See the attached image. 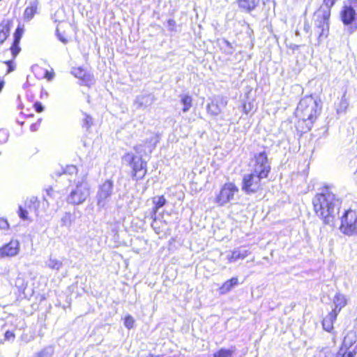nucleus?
I'll return each instance as SVG.
<instances>
[{
    "instance_id": "f257e3e1",
    "label": "nucleus",
    "mask_w": 357,
    "mask_h": 357,
    "mask_svg": "<svg viewBox=\"0 0 357 357\" xmlns=\"http://www.w3.org/2000/svg\"><path fill=\"white\" fill-rule=\"evenodd\" d=\"M335 191L333 185H325L312 199L315 213L326 225H333L341 207L342 200Z\"/></svg>"
},
{
    "instance_id": "f03ea898",
    "label": "nucleus",
    "mask_w": 357,
    "mask_h": 357,
    "mask_svg": "<svg viewBox=\"0 0 357 357\" xmlns=\"http://www.w3.org/2000/svg\"><path fill=\"white\" fill-rule=\"evenodd\" d=\"M320 111L321 106H319L317 100L312 96H309L304 97L300 100L296 114L303 121H309L312 123Z\"/></svg>"
},
{
    "instance_id": "7ed1b4c3",
    "label": "nucleus",
    "mask_w": 357,
    "mask_h": 357,
    "mask_svg": "<svg viewBox=\"0 0 357 357\" xmlns=\"http://www.w3.org/2000/svg\"><path fill=\"white\" fill-rule=\"evenodd\" d=\"M91 194V188L85 178L76 181L66 198L69 204L74 206L82 204Z\"/></svg>"
},
{
    "instance_id": "20e7f679",
    "label": "nucleus",
    "mask_w": 357,
    "mask_h": 357,
    "mask_svg": "<svg viewBox=\"0 0 357 357\" xmlns=\"http://www.w3.org/2000/svg\"><path fill=\"white\" fill-rule=\"evenodd\" d=\"M250 166L252 172L259 175V177L267 178L271 171V162L267 153L261 151L255 154L251 160Z\"/></svg>"
},
{
    "instance_id": "39448f33",
    "label": "nucleus",
    "mask_w": 357,
    "mask_h": 357,
    "mask_svg": "<svg viewBox=\"0 0 357 357\" xmlns=\"http://www.w3.org/2000/svg\"><path fill=\"white\" fill-rule=\"evenodd\" d=\"M123 160L128 163L132 169V178L136 181L142 179L147 172L146 162L142 157H137L132 153H127L123 157Z\"/></svg>"
},
{
    "instance_id": "423d86ee",
    "label": "nucleus",
    "mask_w": 357,
    "mask_h": 357,
    "mask_svg": "<svg viewBox=\"0 0 357 357\" xmlns=\"http://www.w3.org/2000/svg\"><path fill=\"white\" fill-rule=\"evenodd\" d=\"M340 230L347 236L357 235V214L356 211L347 210L341 218Z\"/></svg>"
},
{
    "instance_id": "0eeeda50",
    "label": "nucleus",
    "mask_w": 357,
    "mask_h": 357,
    "mask_svg": "<svg viewBox=\"0 0 357 357\" xmlns=\"http://www.w3.org/2000/svg\"><path fill=\"white\" fill-rule=\"evenodd\" d=\"M114 194V182L111 179H106L99 185L96 198L97 206L104 208L109 203Z\"/></svg>"
},
{
    "instance_id": "6e6552de",
    "label": "nucleus",
    "mask_w": 357,
    "mask_h": 357,
    "mask_svg": "<svg viewBox=\"0 0 357 357\" xmlns=\"http://www.w3.org/2000/svg\"><path fill=\"white\" fill-rule=\"evenodd\" d=\"M238 188L233 183H225L215 198V202L220 206H225L234 199Z\"/></svg>"
},
{
    "instance_id": "1a4fd4ad",
    "label": "nucleus",
    "mask_w": 357,
    "mask_h": 357,
    "mask_svg": "<svg viewBox=\"0 0 357 357\" xmlns=\"http://www.w3.org/2000/svg\"><path fill=\"white\" fill-rule=\"evenodd\" d=\"M264 177H259V175L251 172L245 174L243 178L242 190L247 194L257 192L261 186V181Z\"/></svg>"
},
{
    "instance_id": "9d476101",
    "label": "nucleus",
    "mask_w": 357,
    "mask_h": 357,
    "mask_svg": "<svg viewBox=\"0 0 357 357\" xmlns=\"http://www.w3.org/2000/svg\"><path fill=\"white\" fill-rule=\"evenodd\" d=\"M342 22H357V0H348L341 11Z\"/></svg>"
},
{
    "instance_id": "9b49d317",
    "label": "nucleus",
    "mask_w": 357,
    "mask_h": 357,
    "mask_svg": "<svg viewBox=\"0 0 357 357\" xmlns=\"http://www.w3.org/2000/svg\"><path fill=\"white\" fill-rule=\"evenodd\" d=\"M20 250V244L18 240L12 239L9 243L0 248V259L6 257L17 256Z\"/></svg>"
},
{
    "instance_id": "f8f14e48",
    "label": "nucleus",
    "mask_w": 357,
    "mask_h": 357,
    "mask_svg": "<svg viewBox=\"0 0 357 357\" xmlns=\"http://www.w3.org/2000/svg\"><path fill=\"white\" fill-rule=\"evenodd\" d=\"M356 355V349L347 351L344 348H340L337 352H334L328 348H324L318 351L314 357H354Z\"/></svg>"
},
{
    "instance_id": "ddd939ff",
    "label": "nucleus",
    "mask_w": 357,
    "mask_h": 357,
    "mask_svg": "<svg viewBox=\"0 0 357 357\" xmlns=\"http://www.w3.org/2000/svg\"><path fill=\"white\" fill-rule=\"evenodd\" d=\"M71 73L82 82V84L90 86L93 83V77L82 67L73 68Z\"/></svg>"
},
{
    "instance_id": "4468645a",
    "label": "nucleus",
    "mask_w": 357,
    "mask_h": 357,
    "mask_svg": "<svg viewBox=\"0 0 357 357\" xmlns=\"http://www.w3.org/2000/svg\"><path fill=\"white\" fill-rule=\"evenodd\" d=\"M331 9L328 6H321L314 13L313 20L315 22H326L329 20Z\"/></svg>"
},
{
    "instance_id": "2eb2a0df",
    "label": "nucleus",
    "mask_w": 357,
    "mask_h": 357,
    "mask_svg": "<svg viewBox=\"0 0 357 357\" xmlns=\"http://www.w3.org/2000/svg\"><path fill=\"white\" fill-rule=\"evenodd\" d=\"M250 254L248 250L242 248H236L234 250L230 255H228L227 258L229 262H235L238 259H243Z\"/></svg>"
},
{
    "instance_id": "dca6fc26",
    "label": "nucleus",
    "mask_w": 357,
    "mask_h": 357,
    "mask_svg": "<svg viewBox=\"0 0 357 357\" xmlns=\"http://www.w3.org/2000/svg\"><path fill=\"white\" fill-rule=\"evenodd\" d=\"M74 29L72 24H69L66 29L63 28L61 26H58L56 30V36L59 40L63 44L68 42V38L70 36V32Z\"/></svg>"
},
{
    "instance_id": "f3484780",
    "label": "nucleus",
    "mask_w": 357,
    "mask_h": 357,
    "mask_svg": "<svg viewBox=\"0 0 357 357\" xmlns=\"http://www.w3.org/2000/svg\"><path fill=\"white\" fill-rule=\"evenodd\" d=\"M356 337L355 333H354L353 331H349L345 335L341 348H344L347 350V351H352L354 349H356V351H357L356 347L352 348L353 345L356 343Z\"/></svg>"
},
{
    "instance_id": "a211bd4d",
    "label": "nucleus",
    "mask_w": 357,
    "mask_h": 357,
    "mask_svg": "<svg viewBox=\"0 0 357 357\" xmlns=\"http://www.w3.org/2000/svg\"><path fill=\"white\" fill-rule=\"evenodd\" d=\"M338 314L331 311L322 321V326L325 331L330 332L333 328V323L336 320Z\"/></svg>"
},
{
    "instance_id": "6ab92c4d",
    "label": "nucleus",
    "mask_w": 357,
    "mask_h": 357,
    "mask_svg": "<svg viewBox=\"0 0 357 357\" xmlns=\"http://www.w3.org/2000/svg\"><path fill=\"white\" fill-rule=\"evenodd\" d=\"M333 304L335 307L333 309V312L339 314L342 307L347 304V300L345 296L341 294H337L333 299Z\"/></svg>"
},
{
    "instance_id": "aec40b11",
    "label": "nucleus",
    "mask_w": 357,
    "mask_h": 357,
    "mask_svg": "<svg viewBox=\"0 0 357 357\" xmlns=\"http://www.w3.org/2000/svg\"><path fill=\"white\" fill-rule=\"evenodd\" d=\"M153 101V99L151 95H142L136 98L135 104L137 105V108L146 107L151 105Z\"/></svg>"
},
{
    "instance_id": "412c9836",
    "label": "nucleus",
    "mask_w": 357,
    "mask_h": 357,
    "mask_svg": "<svg viewBox=\"0 0 357 357\" xmlns=\"http://www.w3.org/2000/svg\"><path fill=\"white\" fill-rule=\"evenodd\" d=\"M238 6L248 12L255 8L259 3V0H238Z\"/></svg>"
},
{
    "instance_id": "4be33fe9",
    "label": "nucleus",
    "mask_w": 357,
    "mask_h": 357,
    "mask_svg": "<svg viewBox=\"0 0 357 357\" xmlns=\"http://www.w3.org/2000/svg\"><path fill=\"white\" fill-rule=\"evenodd\" d=\"M329 24H316L314 31L315 34H318L319 40L323 37H326L328 33Z\"/></svg>"
},
{
    "instance_id": "5701e85b",
    "label": "nucleus",
    "mask_w": 357,
    "mask_h": 357,
    "mask_svg": "<svg viewBox=\"0 0 357 357\" xmlns=\"http://www.w3.org/2000/svg\"><path fill=\"white\" fill-rule=\"evenodd\" d=\"M153 203L154 204L152 209L151 215L155 216L158 211L166 204V199L164 196H158L153 198Z\"/></svg>"
},
{
    "instance_id": "b1692460",
    "label": "nucleus",
    "mask_w": 357,
    "mask_h": 357,
    "mask_svg": "<svg viewBox=\"0 0 357 357\" xmlns=\"http://www.w3.org/2000/svg\"><path fill=\"white\" fill-rule=\"evenodd\" d=\"M238 284V278H232L229 280H227L220 288V291L221 294H227L234 287Z\"/></svg>"
},
{
    "instance_id": "393cba45",
    "label": "nucleus",
    "mask_w": 357,
    "mask_h": 357,
    "mask_svg": "<svg viewBox=\"0 0 357 357\" xmlns=\"http://www.w3.org/2000/svg\"><path fill=\"white\" fill-rule=\"evenodd\" d=\"M206 109L208 113L213 116H218L222 110L220 105L217 100H213L211 103H208Z\"/></svg>"
},
{
    "instance_id": "a878e982",
    "label": "nucleus",
    "mask_w": 357,
    "mask_h": 357,
    "mask_svg": "<svg viewBox=\"0 0 357 357\" xmlns=\"http://www.w3.org/2000/svg\"><path fill=\"white\" fill-rule=\"evenodd\" d=\"M180 98L181 102L183 105L182 110L184 113H185L188 112L190 107H192V98L188 94H181L180 96Z\"/></svg>"
},
{
    "instance_id": "bb28decb",
    "label": "nucleus",
    "mask_w": 357,
    "mask_h": 357,
    "mask_svg": "<svg viewBox=\"0 0 357 357\" xmlns=\"http://www.w3.org/2000/svg\"><path fill=\"white\" fill-rule=\"evenodd\" d=\"M25 205L30 211L36 212L39 207V202L36 197L32 196L26 200Z\"/></svg>"
},
{
    "instance_id": "cd10ccee",
    "label": "nucleus",
    "mask_w": 357,
    "mask_h": 357,
    "mask_svg": "<svg viewBox=\"0 0 357 357\" xmlns=\"http://www.w3.org/2000/svg\"><path fill=\"white\" fill-rule=\"evenodd\" d=\"M9 33V24H0V45L7 39Z\"/></svg>"
},
{
    "instance_id": "c85d7f7f",
    "label": "nucleus",
    "mask_w": 357,
    "mask_h": 357,
    "mask_svg": "<svg viewBox=\"0 0 357 357\" xmlns=\"http://www.w3.org/2000/svg\"><path fill=\"white\" fill-rule=\"evenodd\" d=\"M235 351V347L230 349L221 348L213 354V357H232Z\"/></svg>"
},
{
    "instance_id": "c756f323",
    "label": "nucleus",
    "mask_w": 357,
    "mask_h": 357,
    "mask_svg": "<svg viewBox=\"0 0 357 357\" xmlns=\"http://www.w3.org/2000/svg\"><path fill=\"white\" fill-rule=\"evenodd\" d=\"M46 266L52 270L59 271L62 267L63 263L60 260L50 257L48 261L46 262Z\"/></svg>"
},
{
    "instance_id": "7c9ffc66",
    "label": "nucleus",
    "mask_w": 357,
    "mask_h": 357,
    "mask_svg": "<svg viewBox=\"0 0 357 357\" xmlns=\"http://www.w3.org/2000/svg\"><path fill=\"white\" fill-rule=\"evenodd\" d=\"M14 285L18 289L19 291L24 292L26 288L27 283L21 274H19L14 281Z\"/></svg>"
},
{
    "instance_id": "2f4dec72",
    "label": "nucleus",
    "mask_w": 357,
    "mask_h": 357,
    "mask_svg": "<svg viewBox=\"0 0 357 357\" xmlns=\"http://www.w3.org/2000/svg\"><path fill=\"white\" fill-rule=\"evenodd\" d=\"M37 11V5L32 3L30 6L27 7L24 10V18L26 20H31Z\"/></svg>"
},
{
    "instance_id": "473e14b6",
    "label": "nucleus",
    "mask_w": 357,
    "mask_h": 357,
    "mask_svg": "<svg viewBox=\"0 0 357 357\" xmlns=\"http://www.w3.org/2000/svg\"><path fill=\"white\" fill-rule=\"evenodd\" d=\"M219 45L226 54H231L234 52L233 47L228 40L222 39L219 42Z\"/></svg>"
},
{
    "instance_id": "72a5a7b5",
    "label": "nucleus",
    "mask_w": 357,
    "mask_h": 357,
    "mask_svg": "<svg viewBox=\"0 0 357 357\" xmlns=\"http://www.w3.org/2000/svg\"><path fill=\"white\" fill-rule=\"evenodd\" d=\"M61 225L70 227L73 223V215L70 213L66 212L61 219Z\"/></svg>"
},
{
    "instance_id": "f704fd0d",
    "label": "nucleus",
    "mask_w": 357,
    "mask_h": 357,
    "mask_svg": "<svg viewBox=\"0 0 357 357\" xmlns=\"http://www.w3.org/2000/svg\"><path fill=\"white\" fill-rule=\"evenodd\" d=\"M151 218L153 219V222L151 223L152 228L153 229L156 234H160L162 231V229H161L160 226V225H162V222L157 220L156 215L153 217L151 215Z\"/></svg>"
},
{
    "instance_id": "c9c22d12",
    "label": "nucleus",
    "mask_w": 357,
    "mask_h": 357,
    "mask_svg": "<svg viewBox=\"0 0 357 357\" xmlns=\"http://www.w3.org/2000/svg\"><path fill=\"white\" fill-rule=\"evenodd\" d=\"M10 50L11 51L13 59H15L21 51V48L20 47V41L16 42L15 40H13Z\"/></svg>"
},
{
    "instance_id": "e433bc0d",
    "label": "nucleus",
    "mask_w": 357,
    "mask_h": 357,
    "mask_svg": "<svg viewBox=\"0 0 357 357\" xmlns=\"http://www.w3.org/2000/svg\"><path fill=\"white\" fill-rule=\"evenodd\" d=\"M24 24H22V26L19 25L18 27L16 29L15 33H14V36H13V40H15L16 42L17 41H20V40L22 37V35L24 33Z\"/></svg>"
},
{
    "instance_id": "4c0bfd02",
    "label": "nucleus",
    "mask_w": 357,
    "mask_h": 357,
    "mask_svg": "<svg viewBox=\"0 0 357 357\" xmlns=\"http://www.w3.org/2000/svg\"><path fill=\"white\" fill-rule=\"evenodd\" d=\"M1 67L3 69L6 68V75L10 73V72L15 70V66L13 61H4L2 63Z\"/></svg>"
},
{
    "instance_id": "58836bf2",
    "label": "nucleus",
    "mask_w": 357,
    "mask_h": 357,
    "mask_svg": "<svg viewBox=\"0 0 357 357\" xmlns=\"http://www.w3.org/2000/svg\"><path fill=\"white\" fill-rule=\"evenodd\" d=\"M54 350L52 347H47L38 353L37 357H51L53 355Z\"/></svg>"
},
{
    "instance_id": "ea45409f",
    "label": "nucleus",
    "mask_w": 357,
    "mask_h": 357,
    "mask_svg": "<svg viewBox=\"0 0 357 357\" xmlns=\"http://www.w3.org/2000/svg\"><path fill=\"white\" fill-rule=\"evenodd\" d=\"M135 320L130 315H128L125 317L124 325L127 328L130 329L133 328Z\"/></svg>"
},
{
    "instance_id": "a19ab883",
    "label": "nucleus",
    "mask_w": 357,
    "mask_h": 357,
    "mask_svg": "<svg viewBox=\"0 0 357 357\" xmlns=\"http://www.w3.org/2000/svg\"><path fill=\"white\" fill-rule=\"evenodd\" d=\"M8 139V132L5 129H0V144H3Z\"/></svg>"
},
{
    "instance_id": "79ce46f5",
    "label": "nucleus",
    "mask_w": 357,
    "mask_h": 357,
    "mask_svg": "<svg viewBox=\"0 0 357 357\" xmlns=\"http://www.w3.org/2000/svg\"><path fill=\"white\" fill-rule=\"evenodd\" d=\"M18 215L23 220H28V212L26 209L23 208L21 206H19Z\"/></svg>"
},
{
    "instance_id": "37998d69",
    "label": "nucleus",
    "mask_w": 357,
    "mask_h": 357,
    "mask_svg": "<svg viewBox=\"0 0 357 357\" xmlns=\"http://www.w3.org/2000/svg\"><path fill=\"white\" fill-rule=\"evenodd\" d=\"M92 124H93L92 118L90 116L85 114V117L83 120V126L86 127L88 129L91 127V126Z\"/></svg>"
},
{
    "instance_id": "c03bdc74",
    "label": "nucleus",
    "mask_w": 357,
    "mask_h": 357,
    "mask_svg": "<svg viewBox=\"0 0 357 357\" xmlns=\"http://www.w3.org/2000/svg\"><path fill=\"white\" fill-rule=\"evenodd\" d=\"M252 109V105L251 102H245L243 105V110L245 114H249Z\"/></svg>"
},
{
    "instance_id": "a18cd8bd",
    "label": "nucleus",
    "mask_w": 357,
    "mask_h": 357,
    "mask_svg": "<svg viewBox=\"0 0 357 357\" xmlns=\"http://www.w3.org/2000/svg\"><path fill=\"white\" fill-rule=\"evenodd\" d=\"M0 228L2 229H6L8 228V223L5 219H0Z\"/></svg>"
},
{
    "instance_id": "49530a36",
    "label": "nucleus",
    "mask_w": 357,
    "mask_h": 357,
    "mask_svg": "<svg viewBox=\"0 0 357 357\" xmlns=\"http://www.w3.org/2000/svg\"><path fill=\"white\" fill-rule=\"evenodd\" d=\"M54 77V72H49L48 70L45 71V77L48 80L51 81Z\"/></svg>"
},
{
    "instance_id": "de8ad7c7",
    "label": "nucleus",
    "mask_w": 357,
    "mask_h": 357,
    "mask_svg": "<svg viewBox=\"0 0 357 357\" xmlns=\"http://www.w3.org/2000/svg\"><path fill=\"white\" fill-rule=\"evenodd\" d=\"M35 109L37 112H41L44 110V107L40 102H36L34 105Z\"/></svg>"
},
{
    "instance_id": "09e8293b",
    "label": "nucleus",
    "mask_w": 357,
    "mask_h": 357,
    "mask_svg": "<svg viewBox=\"0 0 357 357\" xmlns=\"http://www.w3.org/2000/svg\"><path fill=\"white\" fill-rule=\"evenodd\" d=\"M15 338V335L13 332L11 331H6V333H5V339L6 340H13Z\"/></svg>"
},
{
    "instance_id": "8fccbe9b",
    "label": "nucleus",
    "mask_w": 357,
    "mask_h": 357,
    "mask_svg": "<svg viewBox=\"0 0 357 357\" xmlns=\"http://www.w3.org/2000/svg\"><path fill=\"white\" fill-rule=\"evenodd\" d=\"M337 0H324V6H328L329 9L335 4V1Z\"/></svg>"
},
{
    "instance_id": "3c124183",
    "label": "nucleus",
    "mask_w": 357,
    "mask_h": 357,
    "mask_svg": "<svg viewBox=\"0 0 357 357\" xmlns=\"http://www.w3.org/2000/svg\"><path fill=\"white\" fill-rule=\"evenodd\" d=\"M38 123H33V124H31V126H30V130H31L32 132L36 131V130H37V129H38Z\"/></svg>"
},
{
    "instance_id": "603ef678",
    "label": "nucleus",
    "mask_w": 357,
    "mask_h": 357,
    "mask_svg": "<svg viewBox=\"0 0 357 357\" xmlns=\"http://www.w3.org/2000/svg\"><path fill=\"white\" fill-rule=\"evenodd\" d=\"M68 169H69V171L70 172H72V173L73 172H77V168H76L75 166H70V167H68Z\"/></svg>"
},
{
    "instance_id": "864d4df0",
    "label": "nucleus",
    "mask_w": 357,
    "mask_h": 357,
    "mask_svg": "<svg viewBox=\"0 0 357 357\" xmlns=\"http://www.w3.org/2000/svg\"><path fill=\"white\" fill-rule=\"evenodd\" d=\"M54 190L52 188H49L47 190V194L49 195V196H52V193H53Z\"/></svg>"
},
{
    "instance_id": "5fc2aeb1",
    "label": "nucleus",
    "mask_w": 357,
    "mask_h": 357,
    "mask_svg": "<svg viewBox=\"0 0 357 357\" xmlns=\"http://www.w3.org/2000/svg\"><path fill=\"white\" fill-rule=\"evenodd\" d=\"M142 145H137V146H136L135 147V149L136 152H137V153H140V149H141V148H142Z\"/></svg>"
},
{
    "instance_id": "6e6d98bb",
    "label": "nucleus",
    "mask_w": 357,
    "mask_h": 357,
    "mask_svg": "<svg viewBox=\"0 0 357 357\" xmlns=\"http://www.w3.org/2000/svg\"><path fill=\"white\" fill-rule=\"evenodd\" d=\"M3 86H4V82L3 79H0V92L1 91Z\"/></svg>"
},
{
    "instance_id": "4d7b16f0",
    "label": "nucleus",
    "mask_w": 357,
    "mask_h": 357,
    "mask_svg": "<svg viewBox=\"0 0 357 357\" xmlns=\"http://www.w3.org/2000/svg\"><path fill=\"white\" fill-rule=\"evenodd\" d=\"M220 105L222 107H225L226 105V102H225L223 100H221Z\"/></svg>"
},
{
    "instance_id": "13d9d810",
    "label": "nucleus",
    "mask_w": 357,
    "mask_h": 357,
    "mask_svg": "<svg viewBox=\"0 0 357 357\" xmlns=\"http://www.w3.org/2000/svg\"><path fill=\"white\" fill-rule=\"evenodd\" d=\"M147 357H159L158 356H154L153 354H149Z\"/></svg>"
},
{
    "instance_id": "bf43d9fd",
    "label": "nucleus",
    "mask_w": 357,
    "mask_h": 357,
    "mask_svg": "<svg viewBox=\"0 0 357 357\" xmlns=\"http://www.w3.org/2000/svg\"><path fill=\"white\" fill-rule=\"evenodd\" d=\"M354 174H355L356 178H357V169H356V171L355 172Z\"/></svg>"
},
{
    "instance_id": "052dcab7",
    "label": "nucleus",
    "mask_w": 357,
    "mask_h": 357,
    "mask_svg": "<svg viewBox=\"0 0 357 357\" xmlns=\"http://www.w3.org/2000/svg\"><path fill=\"white\" fill-rule=\"evenodd\" d=\"M346 26H349V25H351V24H349V23H347V24H344Z\"/></svg>"
}]
</instances>
